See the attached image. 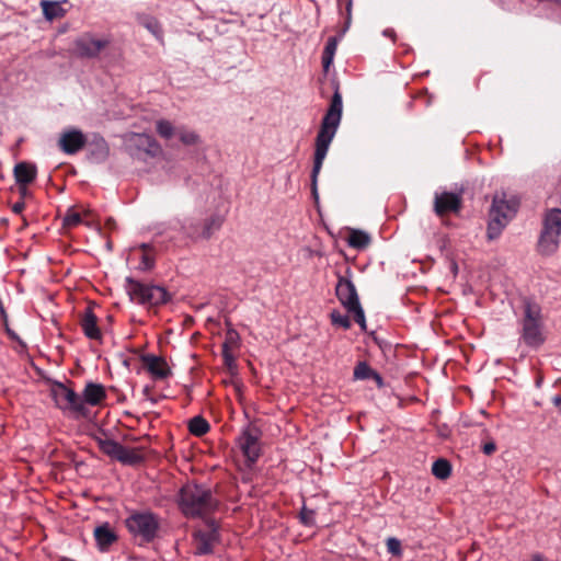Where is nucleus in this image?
Listing matches in <instances>:
<instances>
[{"instance_id": "obj_1", "label": "nucleus", "mask_w": 561, "mask_h": 561, "mask_svg": "<svg viewBox=\"0 0 561 561\" xmlns=\"http://www.w3.org/2000/svg\"><path fill=\"white\" fill-rule=\"evenodd\" d=\"M342 113V94L340 92L339 84H335V90L330 101V105L321 121L320 129L314 141V157L311 171V193L316 202L319 199L318 178L322 169L323 161L328 154L330 145L340 126Z\"/></svg>"}, {"instance_id": "obj_2", "label": "nucleus", "mask_w": 561, "mask_h": 561, "mask_svg": "<svg viewBox=\"0 0 561 561\" xmlns=\"http://www.w3.org/2000/svg\"><path fill=\"white\" fill-rule=\"evenodd\" d=\"M218 504L211 490L202 484L187 483L179 493V507L188 518L205 517L215 512Z\"/></svg>"}, {"instance_id": "obj_3", "label": "nucleus", "mask_w": 561, "mask_h": 561, "mask_svg": "<svg viewBox=\"0 0 561 561\" xmlns=\"http://www.w3.org/2000/svg\"><path fill=\"white\" fill-rule=\"evenodd\" d=\"M520 337L523 342L533 348H538L545 341V323L540 305L529 299L523 301L520 317Z\"/></svg>"}, {"instance_id": "obj_4", "label": "nucleus", "mask_w": 561, "mask_h": 561, "mask_svg": "<svg viewBox=\"0 0 561 561\" xmlns=\"http://www.w3.org/2000/svg\"><path fill=\"white\" fill-rule=\"evenodd\" d=\"M561 240V209L551 208L542 219V229L537 242V251L542 256L556 254Z\"/></svg>"}, {"instance_id": "obj_5", "label": "nucleus", "mask_w": 561, "mask_h": 561, "mask_svg": "<svg viewBox=\"0 0 561 561\" xmlns=\"http://www.w3.org/2000/svg\"><path fill=\"white\" fill-rule=\"evenodd\" d=\"M518 207L516 199H506L504 193L495 194L489 211L488 239L494 240L500 237L502 230L515 215Z\"/></svg>"}, {"instance_id": "obj_6", "label": "nucleus", "mask_w": 561, "mask_h": 561, "mask_svg": "<svg viewBox=\"0 0 561 561\" xmlns=\"http://www.w3.org/2000/svg\"><path fill=\"white\" fill-rule=\"evenodd\" d=\"M125 288L133 301L148 307H158L171 299V295L164 287L144 284L131 277L126 278Z\"/></svg>"}, {"instance_id": "obj_7", "label": "nucleus", "mask_w": 561, "mask_h": 561, "mask_svg": "<svg viewBox=\"0 0 561 561\" xmlns=\"http://www.w3.org/2000/svg\"><path fill=\"white\" fill-rule=\"evenodd\" d=\"M50 397L62 412L70 413L76 417H87L89 414V409L84 405L81 396L60 381L51 383Z\"/></svg>"}, {"instance_id": "obj_8", "label": "nucleus", "mask_w": 561, "mask_h": 561, "mask_svg": "<svg viewBox=\"0 0 561 561\" xmlns=\"http://www.w3.org/2000/svg\"><path fill=\"white\" fill-rule=\"evenodd\" d=\"M127 529L142 543H149L156 539L160 529L159 518L151 512H136L125 522Z\"/></svg>"}, {"instance_id": "obj_9", "label": "nucleus", "mask_w": 561, "mask_h": 561, "mask_svg": "<svg viewBox=\"0 0 561 561\" xmlns=\"http://www.w3.org/2000/svg\"><path fill=\"white\" fill-rule=\"evenodd\" d=\"M261 431L253 425L242 430L237 438V445L245 458L247 465H254L261 456Z\"/></svg>"}, {"instance_id": "obj_10", "label": "nucleus", "mask_w": 561, "mask_h": 561, "mask_svg": "<svg viewBox=\"0 0 561 561\" xmlns=\"http://www.w3.org/2000/svg\"><path fill=\"white\" fill-rule=\"evenodd\" d=\"M462 209V196L460 193L442 192L435 193L433 210L440 219L450 214H459Z\"/></svg>"}, {"instance_id": "obj_11", "label": "nucleus", "mask_w": 561, "mask_h": 561, "mask_svg": "<svg viewBox=\"0 0 561 561\" xmlns=\"http://www.w3.org/2000/svg\"><path fill=\"white\" fill-rule=\"evenodd\" d=\"M108 38H95L91 34H83L75 42V54L80 58H96L110 45Z\"/></svg>"}, {"instance_id": "obj_12", "label": "nucleus", "mask_w": 561, "mask_h": 561, "mask_svg": "<svg viewBox=\"0 0 561 561\" xmlns=\"http://www.w3.org/2000/svg\"><path fill=\"white\" fill-rule=\"evenodd\" d=\"M218 531L214 522L208 524L206 530H197L193 535L194 548L196 554H210L214 546L218 542Z\"/></svg>"}, {"instance_id": "obj_13", "label": "nucleus", "mask_w": 561, "mask_h": 561, "mask_svg": "<svg viewBox=\"0 0 561 561\" xmlns=\"http://www.w3.org/2000/svg\"><path fill=\"white\" fill-rule=\"evenodd\" d=\"M335 294L346 310H351L360 305L356 287L348 276H339Z\"/></svg>"}, {"instance_id": "obj_14", "label": "nucleus", "mask_w": 561, "mask_h": 561, "mask_svg": "<svg viewBox=\"0 0 561 561\" xmlns=\"http://www.w3.org/2000/svg\"><path fill=\"white\" fill-rule=\"evenodd\" d=\"M87 145L85 135L76 128H70L61 133L58 146L67 154H75L82 150Z\"/></svg>"}, {"instance_id": "obj_15", "label": "nucleus", "mask_w": 561, "mask_h": 561, "mask_svg": "<svg viewBox=\"0 0 561 561\" xmlns=\"http://www.w3.org/2000/svg\"><path fill=\"white\" fill-rule=\"evenodd\" d=\"M351 9H352V0H350L347 2V7H346L347 19H346L344 27L341 30L340 35L339 36H331V37H329L328 41H327V44L324 46V49L322 51V57H321V59H322V67H323V70L325 72L329 71L331 65L333 64L334 55L336 53L337 44H339L340 38L345 34V32L350 27V23H351Z\"/></svg>"}, {"instance_id": "obj_16", "label": "nucleus", "mask_w": 561, "mask_h": 561, "mask_svg": "<svg viewBox=\"0 0 561 561\" xmlns=\"http://www.w3.org/2000/svg\"><path fill=\"white\" fill-rule=\"evenodd\" d=\"M80 327L88 339L98 341L102 339V333L98 325V317L93 312L92 305H89L80 316Z\"/></svg>"}, {"instance_id": "obj_17", "label": "nucleus", "mask_w": 561, "mask_h": 561, "mask_svg": "<svg viewBox=\"0 0 561 561\" xmlns=\"http://www.w3.org/2000/svg\"><path fill=\"white\" fill-rule=\"evenodd\" d=\"M141 362L154 378L164 379L171 375V370L162 357L147 354L141 356Z\"/></svg>"}, {"instance_id": "obj_18", "label": "nucleus", "mask_w": 561, "mask_h": 561, "mask_svg": "<svg viewBox=\"0 0 561 561\" xmlns=\"http://www.w3.org/2000/svg\"><path fill=\"white\" fill-rule=\"evenodd\" d=\"M81 398L84 405L95 407L106 399V391L103 385L90 381L85 383Z\"/></svg>"}, {"instance_id": "obj_19", "label": "nucleus", "mask_w": 561, "mask_h": 561, "mask_svg": "<svg viewBox=\"0 0 561 561\" xmlns=\"http://www.w3.org/2000/svg\"><path fill=\"white\" fill-rule=\"evenodd\" d=\"M37 174V169L35 164L28 162H20L14 167V176L16 183L23 187V193L26 190V186L31 184Z\"/></svg>"}, {"instance_id": "obj_20", "label": "nucleus", "mask_w": 561, "mask_h": 561, "mask_svg": "<svg viewBox=\"0 0 561 561\" xmlns=\"http://www.w3.org/2000/svg\"><path fill=\"white\" fill-rule=\"evenodd\" d=\"M94 538L100 551L105 552L117 541L118 537L111 526L105 523L94 529Z\"/></svg>"}, {"instance_id": "obj_21", "label": "nucleus", "mask_w": 561, "mask_h": 561, "mask_svg": "<svg viewBox=\"0 0 561 561\" xmlns=\"http://www.w3.org/2000/svg\"><path fill=\"white\" fill-rule=\"evenodd\" d=\"M129 141L135 145L138 149L144 150L148 154L154 157L158 153L161 152V147L156 141L154 138H152L149 135L146 134H134Z\"/></svg>"}, {"instance_id": "obj_22", "label": "nucleus", "mask_w": 561, "mask_h": 561, "mask_svg": "<svg viewBox=\"0 0 561 561\" xmlns=\"http://www.w3.org/2000/svg\"><path fill=\"white\" fill-rule=\"evenodd\" d=\"M225 221V217L220 214H213L202 224V239L208 240L213 234L220 230Z\"/></svg>"}, {"instance_id": "obj_23", "label": "nucleus", "mask_w": 561, "mask_h": 561, "mask_svg": "<svg viewBox=\"0 0 561 561\" xmlns=\"http://www.w3.org/2000/svg\"><path fill=\"white\" fill-rule=\"evenodd\" d=\"M90 154L94 160L101 162L108 157L110 148L105 139L101 136H94L89 142Z\"/></svg>"}, {"instance_id": "obj_24", "label": "nucleus", "mask_w": 561, "mask_h": 561, "mask_svg": "<svg viewBox=\"0 0 561 561\" xmlns=\"http://www.w3.org/2000/svg\"><path fill=\"white\" fill-rule=\"evenodd\" d=\"M95 442L103 454L118 461V457H121L123 451V445L111 438L96 437Z\"/></svg>"}, {"instance_id": "obj_25", "label": "nucleus", "mask_w": 561, "mask_h": 561, "mask_svg": "<svg viewBox=\"0 0 561 561\" xmlns=\"http://www.w3.org/2000/svg\"><path fill=\"white\" fill-rule=\"evenodd\" d=\"M41 8L46 20L53 21L64 18L66 10L61 7V2L51 0H42Z\"/></svg>"}, {"instance_id": "obj_26", "label": "nucleus", "mask_w": 561, "mask_h": 561, "mask_svg": "<svg viewBox=\"0 0 561 561\" xmlns=\"http://www.w3.org/2000/svg\"><path fill=\"white\" fill-rule=\"evenodd\" d=\"M346 240L348 245L356 250H364L371 242L370 236L367 232L358 229H351Z\"/></svg>"}, {"instance_id": "obj_27", "label": "nucleus", "mask_w": 561, "mask_h": 561, "mask_svg": "<svg viewBox=\"0 0 561 561\" xmlns=\"http://www.w3.org/2000/svg\"><path fill=\"white\" fill-rule=\"evenodd\" d=\"M141 448H131L128 449L126 447H123V451L121 454V457H118V461L123 465H129L135 466L145 460L144 455L141 454Z\"/></svg>"}, {"instance_id": "obj_28", "label": "nucleus", "mask_w": 561, "mask_h": 561, "mask_svg": "<svg viewBox=\"0 0 561 561\" xmlns=\"http://www.w3.org/2000/svg\"><path fill=\"white\" fill-rule=\"evenodd\" d=\"M210 430L209 423L203 416H194L188 422V431L191 434L201 437Z\"/></svg>"}, {"instance_id": "obj_29", "label": "nucleus", "mask_w": 561, "mask_h": 561, "mask_svg": "<svg viewBox=\"0 0 561 561\" xmlns=\"http://www.w3.org/2000/svg\"><path fill=\"white\" fill-rule=\"evenodd\" d=\"M432 473L440 480L447 479L451 474V466L449 461L443 458L434 461L432 466Z\"/></svg>"}, {"instance_id": "obj_30", "label": "nucleus", "mask_w": 561, "mask_h": 561, "mask_svg": "<svg viewBox=\"0 0 561 561\" xmlns=\"http://www.w3.org/2000/svg\"><path fill=\"white\" fill-rule=\"evenodd\" d=\"M354 377L355 379H368V378H375L378 381L381 380L380 376L374 371L370 366L365 362H359L355 368H354Z\"/></svg>"}, {"instance_id": "obj_31", "label": "nucleus", "mask_w": 561, "mask_h": 561, "mask_svg": "<svg viewBox=\"0 0 561 561\" xmlns=\"http://www.w3.org/2000/svg\"><path fill=\"white\" fill-rule=\"evenodd\" d=\"M139 248L142 251L140 268L142 271H149L154 266L153 249L147 243L140 244Z\"/></svg>"}, {"instance_id": "obj_32", "label": "nucleus", "mask_w": 561, "mask_h": 561, "mask_svg": "<svg viewBox=\"0 0 561 561\" xmlns=\"http://www.w3.org/2000/svg\"><path fill=\"white\" fill-rule=\"evenodd\" d=\"M140 23L157 38L162 37L161 25L157 19H154L152 16H144V18H141Z\"/></svg>"}, {"instance_id": "obj_33", "label": "nucleus", "mask_w": 561, "mask_h": 561, "mask_svg": "<svg viewBox=\"0 0 561 561\" xmlns=\"http://www.w3.org/2000/svg\"><path fill=\"white\" fill-rule=\"evenodd\" d=\"M176 129L169 121L160 119L157 122V133L164 139H170L176 135Z\"/></svg>"}, {"instance_id": "obj_34", "label": "nucleus", "mask_w": 561, "mask_h": 561, "mask_svg": "<svg viewBox=\"0 0 561 561\" xmlns=\"http://www.w3.org/2000/svg\"><path fill=\"white\" fill-rule=\"evenodd\" d=\"M183 233L193 241L202 239V225L198 222L184 224L182 226Z\"/></svg>"}, {"instance_id": "obj_35", "label": "nucleus", "mask_w": 561, "mask_h": 561, "mask_svg": "<svg viewBox=\"0 0 561 561\" xmlns=\"http://www.w3.org/2000/svg\"><path fill=\"white\" fill-rule=\"evenodd\" d=\"M176 135L179 136L180 140L187 146L195 145L199 140V137L196 133L187 130L184 127H179L176 129Z\"/></svg>"}, {"instance_id": "obj_36", "label": "nucleus", "mask_w": 561, "mask_h": 561, "mask_svg": "<svg viewBox=\"0 0 561 561\" xmlns=\"http://www.w3.org/2000/svg\"><path fill=\"white\" fill-rule=\"evenodd\" d=\"M316 512L311 508H308L304 503L301 511L299 513V520L304 526L312 527L316 525Z\"/></svg>"}, {"instance_id": "obj_37", "label": "nucleus", "mask_w": 561, "mask_h": 561, "mask_svg": "<svg viewBox=\"0 0 561 561\" xmlns=\"http://www.w3.org/2000/svg\"><path fill=\"white\" fill-rule=\"evenodd\" d=\"M81 214L77 211L75 208H70L64 217V227L71 229L78 226L81 222Z\"/></svg>"}, {"instance_id": "obj_38", "label": "nucleus", "mask_w": 561, "mask_h": 561, "mask_svg": "<svg viewBox=\"0 0 561 561\" xmlns=\"http://www.w3.org/2000/svg\"><path fill=\"white\" fill-rule=\"evenodd\" d=\"M330 317L333 324L340 325L345 330H348L351 328L350 318L345 314H342L340 311L333 310Z\"/></svg>"}, {"instance_id": "obj_39", "label": "nucleus", "mask_w": 561, "mask_h": 561, "mask_svg": "<svg viewBox=\"0 0 561 561\" xmlns=\"http://www.w3.org/2000/svg\"><path fill=\"white\" fill-rule=\"evenodd\" d=\"M347 312L353 314L355 322L358 323V325L360 327V329L363 331H365L366 330V319H365V313H364L362 306L359 305L355 308H352L351 310H347Z\"/></svg>"}, {"instance_id": "obj_40", "label": "nucleus", "mask_w": 561, "mask_h": 561, "mask_svg": "<svg viewBox=\"0 0 561 561\" xmlns=\"http://www.w3.org/2000/svg\"><path fill=\"white\" fill-rule=\"evenodd\" d=\"M221 355L226 367L229 369V371L233 373V370L237 368V365L234 355L232 354L231 350L226 347V350H222Z\"/></svg>"}, {"instance_id": "obj_41", "label": "nucleus", "mask_w": 561, "mask_h": 561, "mask_svg": "<svg viewBox=\"0 0 561 561\" xmlns=\"http://www.w3.org/2000/svg\"><path fill=\"white\" fill-rule=\"evenodd\" d=\"M239 340V335L234 330L228 331L225 342L222 344V350L229 348L232 350V347L237 346Z\"/></svg>"}, {"instance_id": "obj_42", "label": "nucleus", "mask_w": 561, "mask_h": 561, "mask_svg": "<svg viewBox=\"0 0 561 561\" xmlns=\"http://www.w3.org/2000/svg\"><path fill=\"white\" fill-rule=\"evenodd\" d=\"M387 549L393 556L400 554V552H401L400 541L396 538H389L387 540Z\"/></svg>"}, {"instance_id": "obj_43", "label": "nucleus", "mask_w": 561, "mask_h": 561, "mask_svg": "<svg viewBox=\"0 0 561 561\" xmlns=\"http://www.w3.org/2000/svg\"><path fill=\"white\" fill-rule=\"evenodd\" d=\"M482 450L485 455H492L496 450V445L493 442L485 443Z\"/></svg>"}, {"instance_id": "obj_44", "label": "nucleus", "mask_w": 561, "mask_h": 561, "mask_svg": "<svg viewBox=\"0 0 561 561\" xmlns=\"http://www.w3.org/2000/svg\"><path fill=\"white\" fill-rule=\"evenodd\" d=\"M25 209V203L23 201L16 202L12 205V211L14 214H21Z\"/></svg>"}, {"instance_id": "obj_45", "label": "nucleus", "mask_w": 561, "mask_h": 561, "mask_svg": "<svg viewBox=\"0 0 561 561\" xmlns=\"http://www.w3.org/2000/svg\"><path fill=\"white\" fill-rule=\"evenodd\" d=\"M0 317H1L3 322L8 321V313L5 311V308H4L3 304H2V301L0 302Z\"/></svg>"}, {"instance_id": "obj_46", "label": "nucleus", "mask_w": 561, "mask_h": 561, "mask_svg": "<svg viewBox=\"0 0 561 561\" xmlns=\"http://www.w3.org/2000/svg\"><path fill=\"white\" fill-rule=\"evenodd\" d=\"M552 403L561 411V394L552 398Z\"/></svg>"}, {"instance_id": "obj_47", "label": "nucleus", "mask_w": 561, "mask_h": 561, "mask_svg": "<svg viewBox=\"0 0 561 561\" xmlns=\"http://www.w3.org/2000/svg\"><path fill=\"white\" fill-rule=\"evenodd\" d=\"M7 333L12 337L16 339V334L9 328L8 321L3 322Z\"/></svg>"}, {"instance_id": "obj_48", "label": "nucleus", "mask_w": 561, "mask_h": 561, "mask_svg": "<svg viewBox=\"0 0 561 561\" xmlns=\"http://www.w3.org/2000/svg\"><path fill=\"white\" fill-rule=\"evenodd\" d=\"M530 561H545V559L540 553H536L533 556Z\"/></svg>"}, {"instance_id": "obj_49", "label": "nucleus", "mask_w": 561, "mask_h": 561, "mask_svg": "<svg viewBox=\"0 0 561 561\" xmlns=\"http://www.w3.org/2000/svg\"><path fill=\"white\" fill-rule=\"evenodd\" d=\"M448 432H449L448 428L446 426H444L443 428L439 430V435L443 437H447Z\"/></svg>"}, {"instance_id": "obj_50", "label": "nucleus", "mask_w": 561, "mask_h": 561, "mask_svg": "<svg viewBox=\"0 0 561 561\" xmlns=\"http://www.w3.org/2000/svg\"><path fill=\"white\" fill-rule=\"evenodd\" d=\"M385 34L394 37V32L392 30H387Z\"/></svg>"}, {"instance_id": "obj_51", "label": "nucleus", "mask_w": 561, "mask_h": 561, "mask_svg": "<svg viewBox=\"0 0 561 561\" xmlns=\"http://www.w3.org/2000/svg\"><path fill=\"white\" fill-rule=\"evenodd\" d=\"M346 274L351 275V270L350 268L346 270Z\"/></svg>"}]
</instances>
